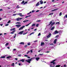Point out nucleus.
<instances>
[{"label":"nucleus","mask_w":67,"mask_h":67,"mask_svg":"<svg viewBox=\"0 0 67 67\" xmlns=\"http://www.w3.org/2000/svg\"><path fill=\"white\" fill-rule=\"evenodd\" d=\"M38 25H39V24H37L36 25V26L37 27H38Z\"/></svg>","instance_id":"37998d69"},{"label":"nucleus","mask_w":67,"mask_h":67,"mask_svg":"<svg viewBox=\"0 0 67 67\" xmlns=\"http://www.w3.org/2000/svg\"><path fill=\"white\" fill-rule=\"evenodd\" d=\"M56 41H57V39H55L54 40V41H53V43H54V44H56Z\"/></svg>","instance_id":"f8f14e48"},{"label":"nucleus","mask_w":67,"mask_h":67,"mask_svg":"<svg viewBox=\"0 0 67 67\" xmlns=\"http://www.w3.org/2000/svg\"><path fill=\"white\" fill-rule=\"evenodd\" d=\"M2 10H3L2 9H0V11H2Z\"/></svg>","instance_id":"774afa93"},{"label":"nucleus","mask_w":67,"mask_h":67,"mask_svg":"<svg viewBox=\"0 0 67 67\" xmlns=\"http://www.w3.org/2000/svg\"><path fill=\"white\" fill-rule=\"evenodd\" d=\"M40 35H41V33H39L38 35V36H40Z\"/></svg>","instance_id":"603ef678"},{"label":"nucleus","mask_w":67,"mask_h":67,"mask_svg":"<svg viewBox=\"0 0 67 67\" xmlns=\"http://www.w3.org/2000/svg\"><path fill=\"white\" fill-rule=\"evenodd\" d=\"M16 34H15L14 36V38H15V37H16Z\"/></svg>","instance_id":"a878e982"},{"label":"nucleus","mask_w":67,"mask_h":67,"mask_svg":"<svg viewBox=\"0 0 67 67\" xmlns=\"http://www.w3.org/2000/svg\"><path fill=\"white\" fill-rule=\"evenodd\" d=\"M27 3V1L25 2L24 3V4H26V3Z\"/></svg>","instance_id":"72a5a7b5"},{"label":"nucleus","mask_w":67,"mask_h":67,"mask_svg":"<svg viewBox=\"0 0 67 67\" xmlns=\"http://www.w3.org/2000/svg\"><path fill=\"white\" fill-rule=\"evenodd\" d=\"M34 34V32H32L31 33L30 35H32V34Z\"/></svg>","instance_id":"b1692460"},{"label":"nucleus","mask_w":67,"mask_h":67,"mask_svg":"<svg viewBox=\"0 0 67 67\" xmlns=\"http://www.w3.org/2000/svg\"><path fill=\"white\" fill-rule=\"evenodd\" d=\"M28 21H29L28 20H24V21H23V22H24V23H25V22H28Z\"/></svg>","instance_id":"f3484780"},{"label":"nucleus","mask_w":67,"mask_h":67,"mask_svg":"<svg viewBox=\"0 0 67 67\" xmlns=\"http://www.w3.org/2000/svg\"><path fill=\"white\" fill-rule=\"evenodd\" d=\"M15 30V28H14L12 29H10V31H14V30Z\"/></svg>","instance_id":"aec40b11"},{"label":"nucleus","mask_w":67,"mask_h":67,"mask_svg":"<svg viewBox=\"0 0 67 67\" xmlns=\"http://www.w3.org/2000/svg\"><path fill=\"white\" fill-rule=\"evenodd\" d=\"M43 45H44V42H41V46H42Z\"/></svg>","instance_id":"5701e85b"},{"label":"nucleus","mask_w":67,"mask_h":67,"mask_svg":"<svg viewBox=\"0 0 67 67\" xmlns=\"http://www.w3.org/2000/svg\"><path fill=\"white\" fill-rule=\"evenodd\" d=\"M11 22V21L9 20L8 22H7V23H10V22Z\"/></svg>","instance_id":"c03bdc74"},{"label":"nucleus","mask_w":67,"mask_h":67,"mask_svg":"<svg viewBox=\"0 0 67 67\" xmlns=\"http://www.w3.org/2000/svg\"><path fill=\"white\" fill-rule=\"evenodd\" d=\"M40 3L41 4H42L43 3V1H42L41 2H40Z\"/></svg>","instance_id":"7c9ffc66"},{"label":"nucleus","mask_w":67,"mask_h":67,"mask_svg":"<svg viewBox=\"0 0 67 67\" xmlns=\"http://www.w3.org/2000/svg\"><path fill=\"white\" fill-rule=\"evenodd\" d=\"M22 29H23L22 28V27H21L19 29V30H22Z\"/></svg>","instance_id":"c85d7f7f"},{"label":"nucleus","mask_w":67,"mask_h":67,"mask_svg":"<svg viewBox=\"0 0 67 67\" xmlns=\"http://www.w3.org/2000/svg\"><path fill=\"white\" fill-rule=\"evenodd\" d=\"M60 66V65H57L55 66V67H59Z\"/></svg>","instance_id":"bb28decb"},{"label":"nucleus","mask_w":67,"mask_h":67,"mask_svg":"<svg viewBox=\"0 0 67 67\" xmlns=\"http://www.w3.org/2000/svg\"><path fill=\"white\" fill-rule=\"evenodd\" d=\"M19 18H17L16 19V20L17 21H19Z\"/></svg>","instance_id":"e433bc0d"},{"label":"nucleus","mask_w":67,"mask_h":67,"mask_svg":"<svg viewBox=\"0 0 67 67\" xmlns=\"http://www.w3.org/2000/svg\"><path fill=\"white\" fill-rule=\"evenodd\" d=\"M16 8H18H18H19L20 7H19V5H18L17 6Z\"/></svg>","instance_id":"de8ad7c7"},{"label":"nucleus","mask_w":67,"mask_h":67,"mask_svg":"<svg viewBox=\"0 0 67 67\" xmlns=\"http://www.w3.org/2000/svg\"><path fill=\"white\" fill-rule=\"evenodd\" d=\"M33 58H32L30 59H28L26 60V61L28 63L30 64V63H31V60H32V59H33Z\"/></svg>","instance_id":"7ed1b4c3"},{"label":"nucleus","mask_w":67,"mask_h":67,"mask_svg":"<svg viewBox=\"0 0 67 67\" xmlns=\"http://www.w3.org/2000/svg\"><path fill=\"white\" fill-rule=\"evenodd\" d=\"M40 21H41V20H38L37 21V22H40Z\"/></svg>","instance_id":"680f3d73"},{"label":"nucleus","mask_w":67,"mask_h":67,"mask_svg":"<svg viewBox=\"0 0 67 67\" xmlns=\"http://www.w3.org/2000/svg\"><path fill=\"white\" fill-rule=\"evenodd\" d=\"M14 63H12V64L11 65V66H14Z\"/></svg>","instance_id":"473e14b6"},{"label":"nucleus","mask_w":67,"mask_h":67,"mask_svg":"<svg viewBox=\"0 0 67 67\" xmlns=\"http://www.w3.org/2000/svg\"><path fill=\"white\" fill-rule=\"evenodd\" d=\"M21 54H19V55H18V56H20L21 57Z\"/></svg>","instance_id":"052dcab7"},{"label":"nucleus","mask_w":67,"mask_h":67,"mask_svg":"<svg viewBox=\"0 0 67 67\" xmlns=\"http://www.w3.org/2000/svg\"><path fill=\"white\" fill-rule=\"evenodd\" d=\"M54 20H52L50 22V23L49 24V25L51 24V27H52L53 26V25H54L55 24V22H54Z\"/></svg>","instance_id":"f03ea898"},{"label":"nucleus","mask_w":67,"mask_h":67,"mask_svg":"<svg viewBox=\"0 0 67 67\" xmlns=\"http://www.w3.org/2000/svg\"><path fill=\"white\" fill-rule=\"evenodd\" d=\"M24 60H25V59H23L21 60H20V61L22 62H24Z\"/></svg>","instance_id":"4468645a"},{"label":"nucleus","mask_w":67,"mask_h":67,"mask_svg":"<svg viewBox=\"0 0 67 67\" xmlns=\"http://www.w3.org/2000/svg\"><path fill=\"white\" fill-rule=\"evenodd\" d=\"M9 45V43H7L6 44H5V46H7Z\"/></svg>","instance_id":"4c0bfd02"},{"label":"nucleus","mask_w":67,"mask_h":67,"mask_svg":"<svg viewBox=\"0 0 67 67\" xmlns=\"http://www.w3.org/2000/svg\"><path fill=\"white\" fill-rule=\"evenodd\" d=\"M30 42H29L28 43H27V45H30Z\"/></svg>","instance_id":"58836bf2"},{"label":"nucleus","mask_w":67,"mask_h":67,"mask_svg":"<svg viewBox=\"0 0 67 67\" xmlns=\"http://www.w3.org/2000/svg\"><path fill=\"white\" fill-rule=\"evenodd\" d=\"M25 26H24L21 27L23 29V28H24V27H25Z\"/></svg>","instance_id":"ea45409f"},{"label":"nucleus","mask_w":67,"mask_h":67,"mask_svg":"<svg viewBox=\"0 0 67 67\" xmlns=\"http://www.w3.org/2000/svg\"><path fill=\"white\" fill-rule=\"evenodd\" d=\"M36 60L37 61H38L39 59H40V58H36Z\"/></svg>","instance_id":"dca6fc26"},{"label":"nucleus","mask_w":67,"mask_h":67,"mask_svg":"<svg viewBox=\"0 0 67 67\" xmlns=\"http://www.w3.org/2000/svg\"><path fill=\"white\" fill-rule=\"evenodd\" d=\"M62 14V12H60L59 14V16H61V15Z\"/></svg>","instance_id":"2f4dec72"},{"label":"nucleus","mask_w":67,"mask_h":67,"mask_svg":"<svg viewBox=\"0 0 67 67\" xmlns=\"http://www.w3.org/2000/svg\"><path fill=\"white\" fill-rule=\"evenodd\" d=\"M10 58H11V57L10 56H8L7 57V58H8V59H10Z\"/></svg>","instance_id":"412c9836"},{"label":"nucleus","mask_w":67,"mask_h":67,"mask_svg":"<svg viewBox=\"0 0 67 67\" xmlns=\"http://www.w3.org/2000/svg\"><path fill=\"white\" fill-rule=\"evenodd\" d=\"M28 17H29V16H26L25 17V18H28Z\"/></svg>","instance_id":"69168bd1"},{"label":"nucleus","mask_w":67,"mask_h":67,"mask_svg":"<svg viewBox=\"0 0 67 67\" xmlns=\"http://www.w3.org/2000/svg\"><path fill=\"white\" fill-rule=\"evenodd\" d=\"M59 24V22H57L55 23L56 25L57 24Z\"/></svg>","instance_id":"cd10ccee"},{"label":"nucleus","mask_w":67,"mask_h":67,"mask_svg":"<svg viewBox=\"0 0 67 67\" xmlns=\"http://www.w3.org/2000/svg\"><path fill=\"white\" fill-rule=\"evenodd\" d=\"M9 25V24H7L6 25H5V26H8Z\"/></svg>","instance_id":"4d7b16f0"},{"label":"nucleus","mask_w":67,"mask_h":67,"mask_svg":"<svg viewBox=\"0 0 67 67\" xmlns=\"http://www.w3.org/2000/svg\"><path fill=\"white\" fill-rule=\"evenodd\" d=\"M32 13V12H30L29 13H27V15H28L30 13Z\"/></svg>","instance_id":"79ce46f5"},{"label":"nucleus","mask_w":67,"mask_h":67,"mask_svg":"<svg viewBox=\"0 0 67 67\" xmlns=\"http://www.w3.org/2000/svg\"><path fill=\"white\" fill-rule=\"evenodd\" d=\"M62 24L63 25L65 24H66V21L65 20H64V21L62 22Z\"/></svg>","instance_id":"1a4fd4ad"},{"label":"nucleus","mask_w":67,"mask_h":67,"mask_svg":"<svg viewBox=\"0 0 67 67\" xmlns=\"http://www.w3.org/2000/svg\"><path fill=\"white\" fill-rule=\"evenodd\" d=\"M29 25V24H28L25 25V26H28Z\"/></svg>","instance_id":"a18cd8bd"},{"label":"nucleus","mask_w":67,"mask_h":67,"mask_svg":"<svg viewBox=\"0 0 67 67\" xmlns=\"http://www.w3.org/2000/svg\"><path fill=\"white\" fill-rule=\"evenodd\" d=\"M13 51H16V49H13Z\"/></svg>","instance_id":"e2e57ef3"},{"label":"nucleus","mask_w":67,"mask_h":67,"mask_svg":"<svg viewBox=\"0 0 67 67\" xmlns=\"http://www.w3.org/2000/svg\"><path fill=\"white\" fill-rule=\"evenodd\" d=\"M24 56H25V57H28V56H29L27 55H24Z\"/></svg>","instance_id":"8fccbe9b"},{"label":"nucleus","mask_w":67,"mask_h":67,"mask_svg":"<svg viewBox=\"0 0 67 67\" xmlns=\"http://www.w3.org/2000/svg\"><path fill=\"white\" fill-rule=\"evenodd\" d=\"M15 26H16L18 28H19V27H20V26H21V25H16Z\"/></svg>","instance_id":"6e6552de"},{"label":"nucleus","mask_w":67,"mask_h":67,"mask_svg":"<svg viewBox=\"0 0 67 67\" xmlns=\"http://www.w3.org/2000/svg\"><path fill=\"white\" fill-rule=\"evenodd\" d=\"M54 29H55V26H54L51 28V31H53Z\"/></svg>","instance_id":"ddd939ff"},{"label":"nucleus","mask_w":67,"mask_h":67,"mask_svg":"<svg viewBox=\"0 0 67 67\" xmlns=\"http://www.w3.org/2000/svg\"><path fill=\"white\" fill-rule=\"evenodd\" d=\"M19 66H21V64L20 63H19Z\"/></svg>","instance_id":"6e6d98bb"},{"label":"nucleus","mask_w":67,"mask_h":67,"mask_svg":"<svg viewBox=\"0 0 67 67\" xmlns=\"http://www.w3.org/2000/svg\"><path fill=\"white\" fill-rule=\"evenodd\" d=\"M40 11V10H38L36 11V12H39Z\"/></svg>","instance_id":"09e8293b"},{"label":"nucleus","mask_w":67,"mask_h":67,"mask_svg":"<svg viewBox=\"0 0 67 67\" xmlns=\"http://www.w3.org/2000/svg\"><path fill=\"white\" fill-rule=\"evenodd\" d=\"M58 32L57 30H55L54 32V34L55 35L56 34H58Z\"/></svg>","instance_id":"0eeeda50"},{"label":"nucleus","mask_w":67,"mask_h":67,"mask_svg":"<svg viewBox=\"0 0 67 67\" xmlns=\"http://www.w3.org/2000/svg\"><path fill=\"white\" fill-rule=\"evenodd\" d=\"M35 11V10H33L32 11V13H33V12H34Z\"/></svg>","instance_id":"0e129e2a"},{"label":"nucleus","mask_w":67,"mask_h":67,"mask_svg":"<svg viewBox=\"0 0 67 67\" xmlns=\"http://www.w3.org/2000/svg\"><path fill=\"white\" fill-rule=\"evenodd\" d=\"M58 10V8H57L52 10L51 11V12H53V11H56V10Z\"/></svg>","instance_id":"9d476101"},{"label":"nucleus","mask_w":67,"mask_h":67,"mask_svg":"<svg viewBox=\"0 0 67 67\" xmlns=\"http://www.w3.org/2000/svg\"><path fill=\"white\" fill-rule=\"evenodd\" d=\"M17 15V14H13V16H15V15Z\"/></svg>","instance_id":"a19ab883"},{"label":"nucleus","mask_w":67,"mask_h":67,"mask_svg":"<svg viewBox=\"0 0 67 67\" xmlns=\"http://www.w3.org/2000/svg\"><path fill=\"white\" fill-rule=\"evenodd\" d=\"M39 5H40V3L38 2L36 5L35 6L37 7V6H38Z\"/></svg>","instance_id":"9b49d317"},{"label":"nucleus","mask_w":67,"mask_h":67,"mask_svg":"<svg viewBox=\"0 0 67 67\" xmlns=\"http://www.w3.org/2000/svg\"><path fill=\"white\" fill-rule=\"evenodd\" d=\"M5 56H2L1 57V58H5Z\"/></svg>","instance_id":"393cba45"},{"label":"nucleus","mask_w":67,"mask_h":67,"mask_svg":"<svg viewBox=\"0 0 67 67\" xmlns=\"http://www.w3.org/2000/svg\"><path fill=\"white\" fill-rule=\"evenodd\" d=\"M51 34L50 33L47 36V38H49L51 37Z\"/></svg>","instance_id":"39448f33"},{"label":"nucleus","mask_w":67,"mask_h":67,"mask_svg":"<svg viewBox=\"0 0 67 67\" xmlns=\"http://www.w3.org/2000/svg\"><path fill=\"white\" fill-rule=\"evenodd\" d=\"M30 53H33V49H32L30 50Z\"/></svg>","instance_id":"c756f323"},{"label":"nucleus","mask_w":67,"mask_h":67,"mask_svg":"<svg viewBox=\"0 0 67 67\" xmlns=\"http://www.w3.org/2000/svg\"><path fill=\"white\" fill-rule=\"evenodd\" d=\"M43 55V53H42V54H39L40 55Z\"/></svg>","instance_id":"3c124183"},{"label":"nucleus","mask_w":67,"mask_h":67,"mask_svg":"<svg viewBox=\"0 0 67 67\" xmlns=\"http://www.w3.org/2000/svg\"><path fill=\"white\" fill-rule=\"evenodd\" d=\"M16 24H20V23H20V22H18L17 23H15Z\"/></svg>","instance_id":"c9c22d12"},{"label":"nucleus","mask_w":67,"mask_h":67,"mask_svg":"<svg viewBox=\"0 0 67 67\" xmlns=\"http://www.w3.org/2000/svg\"><path fill=\"white\" fill-rule=\"evenodd\" d=\"M23 32H24V31H21L20 32H19L18 34H22Z\"/></svg>","instance_id":"423d86ee"},{"label":"nucleus","mask_w":67,"mask_h":67,"mask_svg":"<svg viewBox=\"0 0 67 67\" xmlns=\"http://www.w3.org/2000/svg\"><path fill=\"white\" fill-rule=\"evenodd\" d=\"M54 45V43H51L50 44L51 45Z\"/></svg>","instance_id":"5fc2aeb1"},{"label":"nucleus","mask_w":67,"mask_h":67,"mask_svg":"<svg viewBox=\"0 0 67 67\" xmlns=\"http://www.w3.org/2000/svg\"><path fill=\"white\" fill-rule=\"evenodd\" d=\"M15 59L16 60H17L18 59V58H15Z\"/></svg>","instance_id":"bf43d9fd"},{"label":"nucleus","mask_w":67,"mask_h":67,"mask_svg":"<svg viewBox=\"0 0 67 67\" xmlns=\"http://www.w3.org/2000/svg\"><path fill=\"white\" fill-rule=\"evenodd\" d=\"M37 40H35V41H34V42H37Z\"/></svg>","instance_id":"13d9d810"},{"label":"nucleus","mask_w":67,"mask_h":67,"mask_svg":"<svg viewBox=\"0 0 67 67\" xmlns=\"http://www.w3.org/2000/svg\"><path fill=\"white\" fill-rule=\"evenodd\" d=\"M55 60H54L51 62L50 63L51 64L50 65L49 64V65H50V67H54V66H55V65H56V63L55 62H54Z\"/></svg>","instance_id":"f257e3e1"},{"label":"nucleus","mask_w":67,"mask_h":67,"mask_svg":"<svg viewBox=\"0 0 67 67\" xmlns=\"http://www.w3.org/2000/svg\"><path fill=\"white\" fill-rule=\"evenodd\" d=\"M32 27H33V26H35V24H33L31 25Z\"/></svg>","instance_id":"4be33fe9"},{"label":"nucleus","mask_w":67,"mask_h":67,"mask_svg":"<svg viewBox=\"0 0 67 67\" xmlns=\"http://www.w3.org/2000/svg\"><path fill=\"white\" fill-rule=\"evenodd\" d=\"M18 15H19L20 16H24V15H22V14L21 13L18 14Z\"/></svg>","instance_id":"20e7f679"},{"label":"nucleus","mask_w":67,"mask_h":67,"mask_svg":"<svg viewBox=\"0 0 67 67\" xmlns=\"http://www.w3.org/2000/svg\"><path fill=\"white\" fill-rule=\"evenodd\" d=\"M27 47V45H25L24 46V47L26 48Z\"/></svg>","instance_id":"49530a36"},{"label":"nucleus","mask_w":67,"mask_h":67,"mask_svg":"<svg viewBox=\"0 0 67 67\" xmlns=\"http://www.w3.org/2000/svg\"><path fill=\"white\" fill-rule=\"evenodd\" d=\"M53 14H54V13H51L50 14H49V15H53Z\"/></svg>","instance_id":"a211bd4d"},{"label":"nucleus","mask_w":67,"mask_h":67,"mask_svg":"<svg viewBox=\"0 0 67 67\" xmlns=\"http://www.w3.org/2000/svg\"><path fill=\"white\" fill-rule=\"evenodd\" d=\"M58 36H59L58 35H57L55 36V37H58Z\"/></svg>","instance_id":"864d4df0"},{"label":"nucleus","mask_w":67,"mask_h":67,"mask_svg":"<svg viewBox=\"0 0 67 67\" xmlns=\"http://www.w3.org/2000/svg\"><path fill=\"white\" fill-rule=\"evenodd\" d=\"M27 33H28V32H27L26 33H25L23 34V35H25V34H27Z\"/></svg>","instance_id":"f704fd0d"},{"label":"nucleus","mask_w":67,"mask_h":67,"mask_svg":"<svg viewBox=\"0 0 67 67\" xmlns=\"http://www.w3.org/2000/svg\"><path fill=\"white\" fill-rule=\"evenodd\" d=\"M31 58L30 57L28 56L27 58Z\"/></svg>","instance_id":"338daca9"},{"label":"nucleus","mask_w":67,"mask_h":67,"mask_svg":"<svg viewBox=\"0 0 67 67\" xmlns=\"http://www.w3.org/2000/svg\"><path fill=\"white\" fill-rule=\"evenodd\" d=\"M19 44H21L22 45H24V42H21L19 43Z\"/></svg>","instance_id":"2eb2a0df"},{"label":"nucleus","mask_w":67,"mask_h":67,"mask_svg":"<svg viewBox=\"0 0 67 67\" xmlns=\"http://www.w3.org/2000/svg\"><path fill=\"white\" fill-rule=\"evenodd\" d=\"M24 1H23L21 3V4H24Z\"/></svg>","instance_id":"6ab92c4d"}]
</instances>
